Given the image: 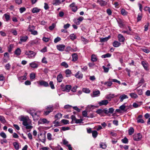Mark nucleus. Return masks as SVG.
<instances>
[{"label": "nucleus", "instance_id": "nucleus-1", "mask_svg": "<svg viewBox=\"0 0 150 150\" xmlns=\"http://www.w3.org/2000/svg\"><path fill=\"white\" fill-rule=\"evenodd\" d=\"M35 27L33 26H31L29 25L28 27V30L32 34L35 35L38 34V32L36 30H34Z\"/></svg>", "mask_w": 150, "mask_h": 150}, {"label": "nucleus", "instance_id": "nucleus-2", "mask_svg": "<svg viewBox=\"0 0 150 150\" xmlns=\"http://www.w3.org/2000/svg\"><path fill=\"white\" fill-rule=\"evenodd\" d=\"M25 54L28 56L29 58L34 57L36 55V53L31 51H26Z\"/></svg>", "mask_w": 150, "mask_h": 150}, {"label": "nucleus", "instance_id": "nucleus-3", "mask_svg": "<svg viewBox=\"0 0 150 150\" xmlns=\"http://www.w3.org/2000/svg\"><path fill=\"white\" fill-rule=\"evenodd\" d=\"M133 139L134 141H139L142 138V136L140 133H138L133 136Z\"/></svg>", "mask_w": 150, "mask_h": 150}, {"label": "nucleus", "instance_id": "nucleus-4", "mask_svg": "<svg viewBox=\"0 0 150 150\" xmlns=\"http://www.w3.org/2000/svg\"><path fill=\"white\" fill-rule=\"evenodd\" d=\"M20 40L21 42H19V43L21 44L22 42H25L28 39V37L27 36H21L20 37Z\"/></svg>", "mask_w": 150, "mask_h": 150}, {"label": "nucleus", "instance_id": "nucleus-5", "mask_svg": "<svg viewBox=\"0 0 150 150\" xmlns=\"http://www.w3.org/2000/svg\"><path fill=\"white\" fill-rule=\"evenodd\" d=\"M108 103V101L107 100H101L98 102L99 106L106 105Z\"/></svg>", "mask_w": 150, "mask_h": 150}, {"label": "nucleus", "instance_id": "nucleus-6", "mask_svg": "<svg viewBox=\"0 0 150 150\" xmlns=\"http://www.w3.org/2000/svg\"><path fill=\"white\" fill-rule=\"evenodd\" d=\"M39 84L41 86H44L45 87H47L49 86V84L47 82L43 81H39Z\"/></svg>", "mask_w": 150, "mask_h": 150}, {"label": "nucleus", "instance_id": "nucleus-7", "mask_svg": "<svg viewBox=\"0 0 150 150\" xmlns=\"http://www.w3.org/2000/svg\"><path fill=\"white\" fill-rule=\"evenodd\" d=\"M57 49L60 51H63L65 47V46L62 45H58L57 46Z\"/></svg>", "mask_w": 150, "mask_h": 150}, {"label": "nucleus", "instance_id": "nucleus-8", "mask_svg": "<svg viewBox=\"0 0 150 150\" xmlns=\"http://www.w3.org/2000/svg\"><path fill=\"white\" fill-rule=\"evenodd\" d=\"M83 74L81 73V72L79 71L75 75V76L78 79H81L83 77Z\"/></svg>", "mask_w": 150, "mask_h": 150}, {"label": "nucleus", "instance_id": "nucleus-9", "mask_svg": "<svg viewBox=\"0 0 150 150\" xmlns=\"http://www.w3.org/2000/svg\"><path fill=\"white\" fill-rule=\"evenodd\" d=\"M119 40L121 42H123L124 41L125 38L122 35L119 34L118 36Z\"/></svg>", "mask_w": 150, "mask_h": 150}, {"label": "nucleus", "instance_id": "nucleus-10", "mask_svg": "<svg viewBox=\"0 0 150 150\" xmlns=\"http://www.w3.org/2000/svg\"><path fill=\"white\" fill-rule=\"evenodd\" d=\"M100 92L98 90L95 91L93 92V97H95L98 96L100 94Z\"/></svg>", "mask_w": 150, "mask_h": 150}, {"label": "nucleus", "instance_id": "nucleus-11", "mask_svg": "<svg viewBox=\"0 0 150 150\" xmlns=\"http://www.w3.org/2000/svg\"><path fill=\"white\" fill-rule=\"evenodd\" d=\"M110 38V36L104 38H100V42H104L107 41Z\"/></svg>", "mask_w": 150, "mask_h": 150}, {"label": "nucleus", "instance_id": "nucleus-12", "mask_svg": "<svg viewBox=\"0 0 150 150\" xmlns=\"http://www.w3.org/2000/svg\"><path fill=\"white\" fill-rule=\"evenodd\" d=\"M72 60L73 61L75 62L78 59V56L76 53H74L72 55Z\"/></svg>", "mask_w": 150, "mask_h": 150}, {"label": "nucleus", "instance_id": "nucleus-13", "mask_svg": "<svg viewBox=\"0 0 150 150\" xmlns=\"http://www.w3.org/2000/svg\"><path fill=\"white\" fill-rule=\"evenodd\" d=\"M33 119L35 120H37L39 119V116L38 115H37V113H35L34 115H32Z\"/></svg>", "mask_w": 150, "mask_h": 150}, {"label": "nucleus", "instance_id": "nucleus-14", "mask_svg": "<svg viewBox=\"0 0 150 150\" xmlns=\"http://www.w3.org/2000/svg\"><path fill=\"white\" fill-rule=\"evenodd\" d=\"M23 121V125L24 126L27 125L28 124V122L27 119L25 117L22 118L21 119Z\"/></svg>", "mask_w": 150, "mask_h": 150}, {"label": "nucleus", "instance_id": "nucleus-15", "mask_svg": "<svg viewBox=\"0 0 150 150\" xmlns=\"http://www.w3.org/2000/svg\"><path fill=\"white\" fill-rule=\"evenodd\" d=\"M112 44L114 47H118L121 44L117 41H115Z\"/></svg>", "mask_w": 150, "mask_h": 150}, {"label": "nucleus", "instance_id": "nucleus-16", "mask_svg": "<svg viewBox=\"0 0 150 150\" xmlns=\"http://www.w3.org/2000/svg\"><path fill=\"white\" fill-rule=\"evenodd\" d=\"M91 60L93 62H96L97 60V58L96 55L93 54L91 56Z\"/></svg>", "mask_w": 150, "mask_h": 150}, {"label": "nucleus", "instance_id": "nucleus-17", "mask_svg": "<svg viewBox=\"0 0 150 150\" xmlns=\"http://www.w3.org/2000/svg\"><path fill=\"white\" fill-rule=\"evenodd\" d=\"M30 66L33 68H36L38 67V65L34 62H32L30 64Z\"/></svg>", "mask_w": 150, "mask_h": 150}, {"label": "nucleus", "instance_id": "nucleus-18", "mask_svg": "<svg viewBox=\"0 0 150 150\" xmlns=\"http://www.w3.org/2000/svg\"><path fill=\"white\" fill-rule=\"evenodd\" d=\"M119 98H120V102H122L124 99L125 98H128L127 96L125 94L122 95Z\"/></svg>", "mask_w": 150, "mask_h": 150}, {"label": "nucleus", "instance_id": "nucleus-19", "mask_svg": "<svg viewBox=\"0 0 150 150\" xmlns=\"http://www.w3.org/2000/svg\"><path fill=\"white\" fill-rule=\"evenodd\" d=\"M61 3V2L59 0H53L52 4L53 5H58Z\"/></svg>", "mask_w": 150, "mask_h": 150}, {"label": "nucleus", "instance_id": "nucleus-20", "mask_svg": "<svg viewBox=\"0 0 150 150\" xmlns=\"http://www.w3.org/2000/svg\"><path fill=\"white\" fill-rule=\"evenodd\" d=\"M63 79V76L61 74L58 75L57 77V81L59 82H61L62 81Z\"/></svg>", "mask_w": 150, "mask_h": 150}, {"label": "nucleus", "instance_id": "nucleus-21", "mask_svg": "<svg viewBox=\"0 0 150 150\" xmlns=\"http://www.w3.org/2000/svg\"><path fill=\"white\" fill-rule=\"evenodd\" d=\"M46 109L47 110H49L51 112H52L54 110L53 107L52 105H49L47 107Z\"/></svg>", "mask_w": 150, "mask_h": 150}, {"label": "nucleus", "instance_id": "nucleus-22", "mask_svg": "<svg viewBox=\"0 0 150 150\" xmlns=\"http://www.w3.org/2000/svg\"><path fill=\"white\" fill-rule=\"evenodd\" d=\"M142 64L144 69L146 70H147L148 69V64L146 62L144 61H142Z\"/></svg>", "mask_w": 150, "mask_h": 150}, {"label": "nucleus", "instance_id": "nucleus-23", "mask_svg": "<svg viewBox=\"0 0 150 150\" xmlns=\"http://www.w3.org/2000/svg\"><path fill=\"white\" fill-rule=\"evenodd\" d=\"M40 121L41 122H42L43 124H48L49 123V121H48L47 119L43 118L42 119H40Z\"/></svg>", "mask_w": 150, "mask_h": 150}, {"label": "nucleus", "instance_id": "nucleus-24", "mask_svg": "<svg viewBox=\"0 0 150 150\" xmlns=\"http://www.w3.org/2000/svg\"><path fill=\"white\" fill-rule=\"evenodd\" d=\"M131 97L133 98H136L138 97L137 95L135 93H131L129 94Z\"/></svg>", "mask_w": 150, "mask_h": 150}, {"label": "nucleus", "instance_id": "nucleus-25", "mask_svg": "<svg viewBox=\"0 0 150 150\" xmlns=\"http://www.w3.org/2000/svg\"><path fill=\"white\" fill-rule=\"evenodd\" d=\"M98 3H99V4L101 6H104L106 5V2L105 1H103V0L99 1L98 0L97 1Z\"/></svg>", "mask_w": 150, "mask_h": 150}, {"label": "nucleus", "instance_id": "nucleus-26", "mask_svg": "<svg viewBox=\"0 0 150 150\" xmlns=\"http://www.w3.org/2000/svg\"><path fill=\"white\" fill-rule=\"evenodd\" d=\"M71 86L70 85H66L65 86V91L67 92L69 91L71 89Z\"/></svg>", "mask_w": 150, "mask_h": 150}, {"label": "nucleus", "instance_id": "nucleus-27", "mask_svg": "<svg viewBox=\"0 0 150 150\" xmlns=\"http://www.w3.org/2000/svg\"><path fill=\"white\" fill-rule=\"evenodd\" d=\"M26 74L24 75V76H21L20 77H18V80L21 81L22 80H25L27 79V78L26 77Z\"/></svg>", "mask_w": 150, "mask_h": 150}, {"label": "nucleus", "instance_id": "nucleus-28", "mask_svg": "<svg viewBox=\"0 0 150 150\" xmlns=\"http://www.w3.org/2000/svg\"><path fill=\"white\" fill-rule=\"evenodd\" d=\"M134 132V128L132 127H131L128 130V132L129 134V135H132L133 133Z\"/></svg>", "mask_w": 150, "mask_h": 150}, {"label": "nucleus", "instance_id": "nucleus-29", "mask_svg": "<svg viewBox=\"0 0 150 150\" xmlns=\"http://www.w3.org/2000/svg\"><path fill=\"white\" fill-rule=\"evenodd\" d=\"M40 10V9H38L36 7L34 8H33L32 11L33 13L39 12Z\"/></svg>", "mask_w": 150, "mask_h": 150}, {"label": "nucleus", "instance_id": "nucleus-30", "mask_svg": "<svg viewBox=\"0 0 150 150\" xmlns=\"http://www.w3.org/2000/svg\"><path fill=\"white\" fill-rule=\"evenodd\" d=\"M21 50L19 48H17L15 51V54L18 55H19L21 53Z\"/></svg>", "mask_w": 150, "mask_h": 150}, {"label": "nucleus", "instance_id": "nucleus-31", "mask_svg": "<svg viewBox=\"0 0 150 150\" xmlns=\"http://www.w3.org/2000/svg\"><path fill=\"white\" fill-rule=\"evenodd\" d=\"M92 134L93 137L94 138H96L98 134L96 130L93 131L92 132Z\"/></svg>", "mask_w": 150, "mask_h": 150}, {"label": "nucleus", "instance_id": "nucleus-32", "mask_svg": "<svg viewBox=\"0 0 150 150\" xmlns=\"http://www.w3.org/2000/svg\"><path fill=\"white\" fill-rule=\"evenodd\" d=\"M65 73L66 74V76L69 77V76L71 74V71L69 69H67L65 71Z\"/></svg>", "mask_w": 150, "mask_h": 150}, {"label": "nucleus", "instance_id": "nucleus-33", "mask_svg": "<svg viewBox=\"0 0 150 150\" xmlns=\"http://www.w3.org/2000/svg\"><path fill=\"white\" fill-rule=\"evenodd\" d=\"M111 56V54L110 53H107L101 56L102 58H105L106 57H110Z\"/></svg>", "mask_w": 150, "mask_h": 150}, {"label": "nucleus", "instance_id": "nucleus-34", "mask_svg": "<svg viewBox=\"0 0 150 150\" xmlns=\"http://www.w3.org/2000/svg\"><path fill=\"white\" fill-rule=\"evenodd\" d=\"M13 145L16 149L18 150L19 148V145L18 143L15 142L13 143Z\"/></svg>", "mask_w": 150, "mask_h": 150}, {"label": "nucleus", "instance_id": "nucleus-35", "mask_svg": "<svg viewBox=\"0 0 150 150\" xmlns=\"http://www.w3.org/2000/svg\"><path fill=\"white\" fill-rule=\"evenodd\" d=\"M62 115L60 113H58L55 116V118L57 119H60L62 117Z\"/></svg>", "mask_w": 150, "mask_h": 150}, {"label": "nucleus", "instance_id": "nucleus-36", "mask_svg": "<svg viewBox=\"0 0 150 150\" xmlns=\"http://www.w3.org/2000/svg\"><path fill=\"white\" fill-rule=\"evenodd\" d=\"M4 16L5 17V18L6 19V21H8L10 20V16L9 15L6 13L4 14Z\"/></svg>", "mask_w": 150, "mask_h": 150}, {"label": "nucleus", "instance_id": "nucleus-37", "mask_svg": "<svg viewBox=\"0 0 150 150\" xmlns=\"http://www.w3.org/2000/svg\"><path fill=\"white\" fill-rule=\"evenodd\" d=\"M114 95L113 94H110L107 95L106 97V98L108 99H111L114 97Z\"/></svg>", "mask_w": 150, "mask_h": 150}, {"label": "nucleus", "instance_id": "nucleus-38", "mask_svg": "<svg viewBox=\"0 0 150 150\" xmlns=\"http://www.w3.org/2000/svg\"><path fill=\"white\" fill-rule=\"evenodd\" d=\"M121 13L124 16L127 15V12L124 9H122L121 10Z\"/></svg>", "mask_w": 150, "mask_h": 150}, {"label": "nucleus", "instance_id": "nucleus-39", "mask_svg": "<svg viewBox=\"0 0 150 150\" xmlns=\"http://www.w3.org/2000/svg\"><path fill=\"white\" fill-rule=\"evenodd\" d=\"M104 85H107L108 87H110L112 84V83L111 81L106 82L104 83Z\"/></svg>", "mask_w": 150, "mask_h": 150}, {"label": "nucleus", "instance_id": "nucleus-40", "mask_svg": "<svg viewBox=\"0 0 150 150\" xmlns=\"http://www.w3.org/2000/svg\"><path fill=\"white\" fill-rule=\"evenodd\" d=\"M0 121L3 123H4L6 122L4 118L2 116H0Z\"/></svg>", "mask_w": 150, "mask_h": 150}, {"label": "nucleus", "instance_id": "nucleus-41", "mask_svg": "<svg viewBox=\"0 0 150 150\" xmlns=\"http://www.w3.org/2000/svg\"><path fill=\"white\" fill-rule=\"evenodd\" d=\"M121 141L123 143L125 144L127 143L128 142V139L126 137H125L124 139H122Z\"/></svg>", "mask_w": 150, "mask_h": 150}, {"label": "nucleus", "instance_id": "nucleus-42", "mask_svg": "<svg viewBox=\"0 0 150 150\" xmlns=\"http://www.w3.org/2000/svg\"><path fill=\"white\" fill-rule=\"evenodd\" d=\"M61 122L64 125H67L69 124V121L63 119L61 120Z\"/></svg>", "mask_w": 150, "mask_h": 150}, {"label": "nucleus", "instance_id": "nucleus-43", "mask_svg": "<svg viewBox=\"0 0 150 150\" xmlns=\"http://www.w3.org/2000/svg\"><path fill=\"white\" fill-rule=\"evenodd\" d=\"M52 135L50 133H48L47 134V138L49 140H51L52 139Z\"/></svg>", "mask_w": 150, "mask_h": 150}, {"label": "nucleus", "instance_id": "nucleus-44", "mask_svg": "<svg viewBox=\"0 0 150 150\" xmlns=\"http://www.w3.org/2000/svg\"><path fill=\"white\" fill-rule=\"evenodd\" d=\"M70 38L72 40L75 39L76 38V36L74 34H71L70 35Z\"/></svg>", "mask_w": 150, "mask_h": 150}, {"label": "nucleus", "instance_id": "nucleus-45", "mask_svg": "<svg viewBox=\"0 0 150 150\" xmlns=\"http://www.w3.org/2000/svg\"><path fill=\"white\" fill-rule=\"evenodd\" d=\"M96 112L98 114L101 115L103 113V110L98 109Z\"/></svg>", "mask_w": 150, "mask_h": 150}, {"label": "nucleus", "instance_id": "nucleus-46", "mask_svg": "<svg viewBox=\"0 0 150 150\" xmlns=\"http://www.w3.org/2000/svg\"><path fill=\"white\" fill-rule=\"evenodd\" d=\"M144 82V80L143 78H142L140 80L139 82L138 83V84L140 85V86H141L142 84H143Z\"/></svg>", "mask_w": 150, "mask_h": 150}, {"label": "nucleus", "instance_id": "nucleus-47", "mask_svg": "<svg viewBox=\"0 0 150 150\" xmlns=\"http://www.w3.org/2000/svg\"><path fill=\"white\" fill-rule=\"evenodd\" d=\"M83 91L84 92L87 93H89L90 91L88 89L86 88H83Z\"/></svg>", "mask_w": 150, "mask_h": 150}, {"label": "nucleus", "instance_id": "nucleus-48", "mask_svg": "<svg viewBox=\"0 0 150 150\" xmlns=\"http://www.w3.org/2000/svg\"><path fill=\"white\" fill-rule=\"evenodd\" d=\"M61 65L62 66L66 68H67L68 67L67 64L65 62H62L61 64Z\"/></svg>", "mask_w": 150, "mask_h": 150}, {"label": "nucleus", "instance_id": "nucleus-49", "mask_svg": "<svg viewBox=\"0 0 150 150\" xmlns=\"http://www.w3.org/2000/svg\"><path fill=\"white\" fill-rule=\"evenodd\" d=\"M100 146L101 148L103 149H105L106 147V145L103 143H101L100 144Z\"/></svg>", "mask_w": 150, "mask_h": 150}, {"label": "nucleus", "instance_id": "nucleus-50", "mask_svg": "<svg viewBox=\"0 0 150 150\" xmlns=\"http://www.w3.org/2000/svg\"><path fill=\"white\" fill-rule=\"evenodd\" d=\"M55 24L54 23H52L51 26L49 27V28L51 30H52L55 27Z\"/></svg>", "mask_w": 150, "mask_h": 150}, {"label": "nucleus", "instance_id": "nucleus-51", "mask_svg": "<svg viewBox=\"0 0 150 150\" xmlns=\"http://www.w3.org/2000/svg\"><path fill=\"white\" fill-rule=\"evenodd\" d=\"M49 84H50L51 88H52V89L54 88V86L53 84V81H50V82Z\"/></svg>", "mask_w": 150, "mask_h": 150}, {"label": "nucleus", "instance_id": "nucleus-52", "mask_svg": "<svg viewBox=\"0 0 150 150\" xmlns=\"http://www.w3.org/2000/svg\"><path fill=\"white\" fill-rule=\"evenodd\" d=\"M137 93L139 95H142L143 93L142 91V90L141 89H137Z\"/></svg>", "mask_w": 150, "mask_h": 150}, {"label": "nucleus", "instance_id": "nucleus-53", "mask_svg": "<svg viewBox=\"0 0 150 150\" xmlns=\"http://www.w3.org/2000/svg\"><path fill=\"white\" fill-rule=\"evenodd\" d=\"M142 17V16L141 14H138V15L137 18V22L139 21H140Z\"/></svg>", "mask_w": 150, "mask_h": 150}, {"label": "nucleus", "instance_id": "nucleus-54", "mask_svg": "<svg viewBox=\"0 0 150 150\" xmlns=\"http://www.w3.org/2000/svg\"><path fill=\"white\" fill-rule=\"evenodd\" d=\"M0 135L4 138H5L6 137V134L3 132H1L0 133Z\"/></svg>", "mask_w": 150, "mask_h": 150}, {"label": "nucleus", "instance_id": "nucleus-55", "mask_svg": "<svg viewBox=\"0 0 150 150\" xmlns=\"http://www.w3.org/2000/svg\"><path fill=\"white\" fill-rule=\"evenodd\" d=\"M30 79H34L35 77V74L34 73H31L30 75Z\"/></svg>", "mask_w": 150, "mask_h": 150}, {"label": "nucleus", "instance_id": "nucleus-56", "mask_svg": "<svg viewBox=\"0 0 150 150\" xmlns=\"http://www.w3.org/2000/svg\"><path fill=\"white\" fill-rule=\"evenodd\" d=\"M61 40V39L59 37H57V38L54 39V42L55 43H56L60 41Z\"/></svg>", "mask_w": 150, "mask_h": 150}, {"label": "nucleus", "instance_id": "nucleus-57", "mask_svg": "<svg viewBox=\"0 0 150 150\" xmlns=\"http://www.w3.org/2000/svg\"><path fill=\"white\" fill-rule=\"evenodd\" d=\"M5 67L7 70H9L11 67V65L9 64H7L6 65Z\"/></svg>", "mask_w": 150, "mask_h": 150}, {"label": "nucleus", "instance_id": "nucleus-58", "mask_svg": "<svg viewBox=\"0 0 150 150\" xmlns=\"http://www.w3.org/2000/svg\"><path fill=\"white\" fill-rule=\"evenodd\" d=\"M53 123L55 124L54 126H60L59 124V122L56 120L54 121L53 122Z\"/></svg>", "mask_w": 150, "mask_h": 150}, {"label": "nucleus", "instance_id": "nucleus-59", "mask_svg": "<svg viewBox=\"0 0 150 150\" xmlns=\"http://www.w3.org/2000/svg\"><path fill=\"white\" fill-rule=\"evenodd\" d=\"M26 10V9L24 7H21L20 9V11L21 13H22L24 11H25Z\"/></svg>", "mask_w": 150, "mask_h": 150}, {"label": "nucleus", "instance_id": "nucleus-60", "mask_svg": "<svg viewBox=\"0 0 150 150\" xmlns=\"http://www.w3.org/2000/svg\"><path fill=\"white\" fill-rule=\"evenodd\" d=\"M125 108L126 106L125 105H123L120 106V108L121 110H124L125 109Z\"/></svg>", "mask_w": 150, "mask_h": 150}, {"label": "nucleus", "instance_id": "nucleus-61", "mask_svg": "<svg viewBox=\"0 0 150 150\" xmlns=\"http://www.w3.org/2000/svg\"><path fill=\"white\" fill-rule=\"evenodd\" d=\"M114 109L112 108H111L109 109L108 112L109 113H112L114 111Z\"/></svg>", "mask_w": 150, "mask_h": 150}, {"label": "nucleus", "instance_id": "nucleus-62", "mask_svg": "<svg viewBox=\"0 0 150 150\" xmlns=\"http://www.w3.org/2000/svg\"><path fill=\"white\" fill-rule=\"evenodd\" d=\"M82 115L85 117H87V113L86 111L84 110L82 112Z\"/></svg>", "mask_w": 150, "mask_h": 150}, {"label": "nucleus", "instance_id": "nucleus-63", "mask_svg": "<svg viewBox=\"0 0 150 150\" xmlns=\"http://www.w3.org/2000/svg\"><path fill=\"white\" fill-rule=\"evenodd\" d=\"M103 69H104V71L105 72H108L109 71V68L105 67L104 66H103Z\"/></svg>", "mask_w": 150, "mask_h": 150}, {"label": "nucleus", "instance_id": "nucleus-64", "mask_svg": "<svg viewBox=\"0 0 150 150\" xmlns=\"http://www.w3.org/2000/svg\"><path fill=\"white\" fill-rule=\"evenodd\" d=\"M13 46L12 45H10L8 47V51L10 52L11 51L12 48L13 47Z\"/></svg>", "mask_w": 150, "mask_h": 150}]
</instances>
